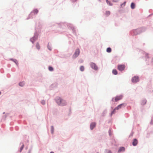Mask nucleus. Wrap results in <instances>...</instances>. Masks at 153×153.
Returning <instances> with one entry per match:
<instances>
[{"label":"nucleus","mask_w":153,"mask_h":153,"mask_svg":"<svg viewBox=\"0 0 153 153\" xmlns=\"http://www.w3.org/2000/svg\"><path fill=\"white\" fill-rule=\"evenodd\" d=\"M56 100V103L59 105L62 106L65 105L67 104V102L65 101L59 97H57Z\"/></svg>","instance_id":"nucleus-1"},{"label":"nucleus","mask_w":153,"mask_h":153,"mask_svg":"<svg viewBox=\"0 0 153 153\" xmlns=\"http://www.w3.org/2000/svg\"><path fill=\"white\" fill-rule=\"evenodd\" d=\"M126 106V104L124 103L120 104L117 106V107H116L113 111L111 112V114H114L115 112V111L116 110H118L119 109L122 108V107H125Z\"/></svg>","instance_id":"nucleus-2"},{"label":"nucleus","mask_w":153,"mask_h":153,"mask_svg":"<svg viewBox=\"0 0 153 153\" xmlns=\"http://www.w3.org/2000/svg\"><path fill=\"white\" fill-rule=\"evenodd\" d=\"M123 97V96L122 95H120L119 96H117L113 98L112 99V101H114H114L115 102H117L118 101L120 100Z\"/></svg>","instance_id":"nucleus-3"},{"label":"nucleus","mask_w":153,"mask_h":153,"mask_svg":"<svg viewBox=\"0 0 153 153\" xmlns=\"http://www.w3.org/2000/svg\"><path fill=\"white\" fill-rule=\"evenodd\" d=\"M125 65H119L117 66V69L120 71H123L125 68Z\"/></svg>","instance_id":"nucleus-4"},{"label":"nucleus","mask_w":153,"mask_h":153,"mask_svg":"<svg viewBox=\"0 0 153 153\" xmlns=\"http://www.w3.org/2000/svg\"><path fill=\"white\" fill-rule=\"evenodd\" d=\"M79 53L80 51L79 49H76L74 54L73 55V56L74 58L76 57L79 55Z\"/></svg>","instance_id":"nucleus-5"},{"label":"nucleus","mask_w":153,"mask_h":153,"mask_svg":"<svg viewBox=\"0 0 153 153\" xmlns=\"http://www.w3.org/2000/svg\"><path fill=\"white\" fill-rule=\"evenodd\" d=\"M139 81V78L137 76H135L132 79V81L133 82H136Z\"/></svg>","instance_id":"nucleus-6"},{"label":"nucleus","mask_w":153,"mask_h":153,"mask_svg":"<svg viewBox=\"0 0 153 153\" xmlns=\"http://www.w3.org/2000/svg\"><path fill=\"white\" fill-rule=\"evenodd\" d=\"M90 64L91 68L95 70H97V67L94 63L91 62Z\"/></svg>","instance_id":"nucleus-7"},{"label":"nucleus","mask_w":153,"mask_h":153,"mask_svg":"<svg viewBox=\"0 0 153 153\" xmlns=\"http://www.w3.org/2000/svg\"><path fill=\"white\" fill-rule=\"evenodd\" d=\"M96 124L95 123H93L91 124L90 126V128L91 130H92L95 127Z\"/></svg>","instance_id":"nucleus-8"},{"label":"nucleus","mask_w":153,"mask_h":153,"mask_svg":"<svg viewBox=\"0 0 153 153\" xmlns=\"http://www.w3.org/2000/svg\"><path fill=\"white\" fill-rule=\"evenodd\" d=\"M137 140L136 139H134L132 143V144L134 146H136L137 144Z\"/></svg>","instance_id":"nucleus-9"},{"label":"nucleus","mask_w":153,"mask_h":153,"mask_svg":"<svg viewBox=\"0 0 153 153\" xmlns=\"http://www.w3.org/2000/svg\"><path fill=\"white\" fill-rule=\"evenodd\" d=\"M125 150V148L124 147H120L118 151V153H120L121 152L124 151Z\"/></svg>","instance_id":"nucleus-10"},{"label":"nucleus","mask_w":153,"mask_h":153,"mask_svg":"<svg viewBox=\"0 0 153 153\" xmlns=\"http://www.w3.org/2000/svg\"><path fill=\"white\" fill-rule=\"evenodd\" d=\"M135 7V4L133 3H132L131 4V7L132 9H134V8Z\"/></svg>","instance_id":"nucleus-11"},{"label":"nucleus","mask_w":153,"mask_h":153,"mask_svg":"<svg viewBox=\"0 0 153 153\" xmlns=\"http://www.w3.org/2000/svg\"><path fill=\"white\" fill-rule=\"evenodd\" d=\"M112 73L114 75H116L117 74V71L116 69H114L112 71Z\"/></svg>","instance_id":"nucleus-12"},{"label":"nucleus","mask_w":153,"mask_h":153,"mask_svg":"<svg viewBox=\"0 0 153 153\" xmlns=\"http://www.w3.org/2000/svg\"><path fill=\"white\" fill-rule=\"evenodd\" d=\"M34 14H37L38 12V10L37 9L34 10L32 12Z\"/></svg>","instance_id":"nucleus-13"},{"label":"nucleus","mask_w":153,"mask_h":153,"mask_svg":"<svg viewBox=\"0 0 153 153\" xmlns=\"http://www.w3.org/2000/svg\"><path fill=\"white\" fill-rule=\"evenodd\" d=\"M105 13L106 16H108L110 15V12L109 11H106Z\"/></svg>","instance_id":"nucleus-14"},{"label":"nucleus","mask_w":153,"mask_h":153,"mask_svg":"<svg viewBox=\"0 0 153 153\" xmlns=\"http://www.w3.org/2000/svg\"><path fill=\"white\" fill-rule=\"evenodd\" d=\"M107 52L108 53H110L111 52V50L110 48H108L107 49Z\"/></svg>","instance_id":"nucleus-15"},{"label":"nucleus","mask_w":153,"mask_h":153,"mask_svg":"<svg viewBox=\"0 0 153 153\" xmlns=\"http://www.w3.org/2000/svg\"><path fill=\"white\" fill-rule=\"evenodd\" d=\"M25 83L24 82H21L19 83V85L21 86H23L24 85Z\"/></svg>","instance_id":"nucleus-16"},{"label":"nucleus","mask_w":153,"mask_h":153,"mask_svg":"<svg viewBox=\"0 0 153 153\" xmlns=\"http://www.w3.org/2000/svg\"><path fill=\"white\" fill-rule=\"evenodd\" d=\"M80 70L82 71H84V68L83 66H82L80 68Z\"/></svg>","instance_id":"nucleus-17"},{"label":"nucleus","mask_w":153,"mask_h":153,"mask_svg":"<svg viewBox=\"0 0 153 153\" xmlns=\"http://www.w3.org/2000/svg\"><path fill=\"white\" fill-rule=\"evenodd\" d=\"M51 131L52 134H53L54 132V128L53 126L51 127Z\"/></svg>","instance_id":"nucleus-18"},{"label":"nucleus","mask_w":153,"mask_h":153,"mask_svg":"<svg viewBox=\"0 0 153 153\" xmlns=\"http://www.w3.org/2000/svg\"><path fill=\"white\" fill-rule=\"evenodd\" d=\"M36 47L38 49H40V46H39V44L38 43H37L36 44Z\"/></svg>","instance_id":"nucleus-19"},{"label":"nucleus","mask_w":153,"mask_h":153,"mask_svg":"<svg viewBox=\"0 0 153 153\" xmlns=\"http://www.w3.org/2000/svg\"><path fill=\"white\" fill-rule=\"evenodd\" d=\"M48 69L50 71H52L53 70V68L51 66H49L48 67Z\"/></svg>","instance_id":"nucleus-20"},{"label":"nucleus","mask_w":153,"mask_h":153,"mask_svg":"<svg viewBox=\"0 0 153 153\" xmlns=\"http://www.w3.org/2000/svg\"><path fill=\"white\" fill-rule=\"evenodd\" d=\"M14 61L16 64V65L18 64V62L16 60H15V61Z\"/></svg>","instance_id":"nucleus-21"},{"label":"nucleus","mask_w":153,"mask_h":153,"mask_svg":"<svg viewBox=\"0 0 153 153\" xmlns=\"http://www.w3.org/2000/svg\"><path fill=\"white\" fill-rule=\"evenodd\" d=\"M42 103L43 104V105H44V104H45V101H42Z\"/></svg>","instance_id":"nucleus-22"},{"label":"nucleus","mask_w":153,"mask_h":153,"mask_svg":"<svg viewBox=\"0 0 153 153\" xmlns=\"http://www.w3.org/2000/svg\"><path fill=\"white\" fill-rule=\"evenodd\" d=\"M106 153H111V152L109 151H107Z\"/></svg>","instance_id":"nucleus-23"},{"label":"nucleus","mask_w":153,"mask_h":153,"mask_svg":"<svg viewBox=\"0 0 153 153\" xmlns=\"http://www.w3.org/2000/svg\"><path fill=\"white\" fill-rule=\"evenodd\" d=\"M23 147H24V145H23L22 146V147H21V148L20 152H21L22 151V150L23 149Z\"/></svg>","instance_id":"nucleus-24"},{"label":"nucleus","mask_w":153,"mask_h":153,"mask_svg":"<svg viewBox=\"0 0 153 153\" xmlns=\"http://www.w3.org/2000/svg\"><path fill=\"white\" fill-rule=\"evenodd\" d=\"M126 2H125L124 3H123L121 4V6H122L123 5L124 6Z\"/></svg>","instance_id":"nucleus-25"},{"label":"nucleus","mask_w":153,"mask_h":153,"mask_svg":"<svg viewBox=\"0 0 153 153\" xmlns=\"http://www.w3.org/2000/svg\"><path fill=\"white\" fill-rule=\"evenodd\" d=\"M106 2L108 3V2H109L108 1V0H106Z\"/></svg>","instance_id":"nucleus-26"},{"label":"nucleus","mask_w":153,"mask_h":153,"mask_svg":"<svg viewBox=\"0 0 153 153\" xmlns=\"http://www.w3.org/2000/svg\"><path fill=\"white\" fill-rule=\"evenodd\" d=\"M73 1H76V0H72Z\"/></svg>","instance_id":"nucleus-27"},{"label":"nucleus","mask_w":153,"mask_h":153,"mask_svg":"<svg viewBox=\"0 0 153 153\" xmlns=\"http://www.w3.org/2000/svg\"><path fill=\"white\" fill-rule=\"evenodd\" d=\"M50 153H54L53 152H50Z\"/></svg>","instance_id":"nucleus-28"},{"label":"nucleus","mask_w":153,"mask_h":153,"mask_svg":"<svg viewBox=\"0 0 153 153\" xmlns=\"http://www.w3.org/2000/svg\"><path fill=\"white\" fill-rule=\"evenodd\" d=\"M152 62H153V58H152Z\"/></svg>","instance_id":"nucleus-29"},{"label":"nucleus","mask_w":153,"mask_h":153,"mask_svg":"<svg viewBox=\"0 0 153 153\" xmlns=\"http://www.w3.org/2000/svg\"><path fill=\"white\" fill-rule=\"evenodd\" d=\"M48 48H49V49L50 50H51V49L49 48V47H48Z\"/></svg>","instance_id":"nucleus-30"},{"label":"nucleus","mask_w":153,"mask_h":153,"mask_svg":"<svg viewBox=\"0 0 153 153\" xmlns=\"http://www.w3.org/2000/svg\"><path fill=\"white\" fill-rule=\"evenodd\" d=\"M145 103H146V101L145 100Z\"/></svg>","instance_id":"nucleus-31"},{"label":"nucleus","mask_w":153,"mask_h":153,"mask_svg":"<svg viewBox=\"0 0 153 153\" xmlns=\"http://www.w3.org/2000/svg\"><path fill=\"white\" fill-rule=\"evenodd\" d=\"M1 94V92H0V95Z\"/></svg>","instance_id":"nucleus-32"},{"label":"nucleus","mask_w":153,"mask_h":153,"mask_svg":"<svg viewBox=\"0 0 153 153\" xmlns=\"http://www.w3.org/2000/svg\"><path fill=\"white\" fill-rule=\"evenodd\" d=\"M97 153H98V152H97Z\"/></svg>","instance_id":"nucleus-33"}]
</instances>
